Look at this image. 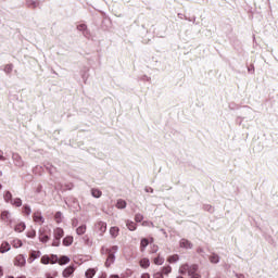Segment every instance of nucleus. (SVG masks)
Segmentation results:
<instances>
[{"instance_id": "obj_40", "label": "nucleus", "mask_w": 278, "mask_h": 278, "mask_svg": "<svg viewBox=\"0 0 278 278\" xmlns=\"http://www.w3.org/2000/svg\"><path fill=\"white\" fill-rule=\"evenodd\" d=\"M0 162H5V156H3V151L0 150Z\"/></svg>"}, {"instance_id": "obj_42", "label": "nucleus", "mask_w": 278, "mask_h": 278, "mask_svg": "<svg viewBox=\"0 0 278 278\" xmlns=\"http://www.w3.org/2000/svg\"><path fill=\"white\" fill-rule=\"evenodd\" d=\"M52 247H60V240H56V239L54 238V241H53V243H52Z\"/></svg>"}, {"instance_id": "obj_56", "label": "nucleus", "mask_w": 278, "mask_h": 278, "mask_svg": "<svg viewBox=\"0 0 278 278\" xmlns=\"http://www.w3.org/2000/svg\"><path fill=\"white\" fill-rule=\"evenodd\" d=\"M38 192H40V187L37 189Z\"/></svg>"}, {"instance_id": "obj_20", "label": "nucleus", "mask_w": 278, "mask_h": 278, "mask_svg": "<svg viewBox=\"0 0 278 278\" xmlns=\"http://www.w3.org/2000/svg\"><path fill=\"white\" fill-rule=\"evenodd\" d=\"M86 229H87L86 225L79 226V227L76 229L77 236H84V233H86Z\"/></svg>"}, {"instance_id": "obj_5", "label": "nucleus", "mask_w": 278, "mask_h": 278, "mask_svg": "<svg viewBox=\"0 0 278 278\" xmlns=\"http://www.w3.org/2000/svg\"><path fill=\"white\" fill-rule=\"evenodd\" d=\"M12 160H13L14 166H16L17 168H23L25 166V162L23 161V157H21L18 153H13Z\"/></svg>"}, {"instance_id": "obj_54", "label": "nucleus", "mask_w": 278, "mask_h": 278, "mask_svg": "<svg viewBox=\"0 0 278 278\" xmlns=\"http://www.w3.org/2000/svg\"><path fill=\"white\" fill-rule=\"evenodd\" d=\"M7 278H14V276H9V277H7Z\"/></svg>"}, {"instance_id": "obj_36", "label": "nucleus", "mask_w": 278, "mask_h": 278, "mask_svg": "<svg viewBox=\"0 0 278 278\" xmlns=\"http://www.w3.org/2000/svg\"><path fill=\"white\" fill-rule=\"evenodd\" d=\"M143 218L144 217L141 214H137L135 217V220H136V223H142Z\"/></svg>"}, {"instance_id": "obj_23", "label": "nucleus", "mask_w": 278, "mask_h": 278, "mask_svg": "<svg viewBox=\"0 0 278 278\" xmlns=\"http://www.w3.org/2000/svg\"><path fill=\"white\" fill-rule=\"evenodd\" d=\"M210 262L212 264H218V262H220V257L217 255V254H213L211 257H210Z\"/></svg>"}, {"instance_id": "obj_30", "label": "nucleus", "mask_w": 278, "mask_h": 278, "mask_svg": "<svg viewBox=\"0 0 278 278\" xmlns=\"http://www.w3.org/2000/svg\"><path fill=\"white\" fill-rule=\"evenodd\" d=\"M1 218H2V220H10V212L3 211L1 213Z\"/></svg>"}, {"instance_id": "obj_43", "label": "nucleus", "mask_w": 278, "mask_h": 278, "mask_svg": "<svg viewBox=\"0 0 278 278\" xmlns=\"http://www.w3.org/2000/svg\"><path fill=\"white\" fill-rule=\"evenodd\" d=\"M51 264H55V262H59L58 256H52V258H50Z\"/></svg>"}, {"instance_id": "obj_9", "label": "nucleus", "mask_w": 278, "mask_h": 278, "mask_svg": "<svg viewBox=\"0 0 278 278\" xmlns=\"http://www.w3.org/2000/svg\"><path fill=\"white\" fill-rule=\"evenodd\" d=\"M26 5H27V8H31L33 10H36V8H38V5H40V2H38L36 0H26Z\"/></svg>"}, {"instance_id": "obj_15", "label": "nucleus", "mask_w": 278, "mask_h": 278, "mask_svg": "<svg viewBox=\"0 0 278 278\" xmlns=\"http://www.w3.org/2000/svg\"><path fill=\"white\" fill-rule=\"evenodd\" d=\"M103 194V192H101V190L99 189H92L91 190V195L94 198V199H101V195Z\"/></svg>"}, {"instance_id": "obj_19", "label": "nucleus", "mask_w": 278, "mask_h": 278, "mask_svg": "<svg viewBox=\"0 0 278 278\" xmlns=\"http://www.w3.org/2000/svg\"><path fill=\"white\" fill-rule=\"evenodd\" d=\"M8 251H10V243L8 242L2 243L0 247V253H8Z\"/></svg>"}, {"instance_id": "obj_58", "label": "nucleus", "mask_w": 278, "mask_h": 278, "mask_svg": "<svg viewBox=\"0 0 278 278\" xmlns=\"http://www.w3.org/2000/svg\"><path fill=\"white\" fill-rule=\"evenodd\" d=\"M73 225H75V222H73Z\"/></svg>"}, {"instance_id": "obj_49", "label": "nucleus", "mask_w": 278, "mask_h": 278, "mask_svg": "<svg viewBox=\"0 0 278 278\" xmlns=\"http://www.w3.org/2000/svg\"><path fill=\"white\" fill-rule=\"evenodd\" d=\"M178 17H180V18H186L185 15L181 14V13H178Z\"/></svg>"}, {"instance_id": "obj_48", "label": "nucleus", "mask_w": 278, "mask_h": 278, "mask_svg": "<svg viewBox=\"0 0 278 278\" xmlns=\"http://www.w3.org/2000/svg\"><path fill=\"white\" fill-rule=\"evenodd\" d=\"M141 278H150V277H149V274H143V275L141 276Z\"/></svg>"}, {"instance_id": "obj_37", "label": "nucleus", "mask_w": 278, "mask_h": 278, "mask_svg": "<svg viewBox=\"0 0 278 278\" xmlns=\"http://www.w3.org/2000/svg\"><path fill=\"white\" fill-rule=\"evenodd\" d=\"M27 238H36V230H29L27 232Z\"/></svg>"}, {"instance_id": "obj_17", "label": "nucleus", "mask_w": 278, "mask_h": 278, "mask_svg": "<svg viewBox=\"0 0 278 278\" xmlns=\"http://www.w3.org/2000/svg\"><path fill=\"white\" fill-rule=\"evenodd\" d=\"M94 275H97V269H94V268H89L85 273V277H87V278H92Z\"/></svg>"}, {"instance_id": "obj_51", "label": "nucleus", "mask_w": 278, "mask_h": 278, "mask_svg": "<svg viewBox=\"0 0 278 278\" xmlns=\"http://www.w3.org/2000/svg\"><path fill=\"white\" fill-rule=\"evenodd\" d=\"M46 278H53V276H51V274H46Z\"/></svg>"}, {"instance_id": "obj_12", "label": "nucleus", "mask_w": 278, "mask_h": 278, "mask_svg": "<svg viewBox=\"0 0 278 278\" xmlns=\"http://www.w3.org/2000/svg\"><path fill=\"white\" fill-rule=\"evenodd\" d=\"M117 210H125L127 207V202L123 199H118L116 202Z\"/></svg>"}, {"instance_id": "obj_24", "label": "nucleus", "mask_w": 278, "mask_h": 278, "mask_svg": "<svg viewBox=\"0 0 278 278\" xmlns=\"http://www.w3.org/2000/svg\"><path fill=\"white\" fill-rule=\"evenodd\" d=\"M167 261L169 262V264H175V262H179V255L174 254V255L169 256L167 258Z\"/></svg>"}, {"instance_id": "obj_57", "label": "nucleus", "mask_w": 278, "mask_h": 278, "mask_svg": "<svg viewBox=\"0 0 278 278\" xmlns=\"http://www.w3.org/2000/svg\"><path fill=\"white\" fill-rule=\"evenodd\" d=\"M176 278H184V277H181V276H178V277H176Z\"/></svg>"}, {"instance_id": "obj_53", "label": "nucleus", "mask_w": 278, "mask_h": 278, "mask_svg": "<svg viewBox=\"0 0 278 278\" xmlns=\"http://www.w3.org/2000/svg\"><path fill=\"white\" fill-rule=\"evenodd\" d=\"M17 242H20V245H18V247H23V242H21V240H18Z\"/></svg>"}, {"instance_id": "obj_7", "label": "nucleus", "mask_w": 278, "mask_h": 278, "mask_svg": "<svg viewBox=\"0 0 278 278\" xmlns=\"http://www.w3.org/2000/svg\"><path fill=\"white\" fill-rule=\"evenodd\" d=\"M73 273H75V266L71 265L63 270L62 276L64 278H68L71 275H73Z\"/></svg>"}, {"instance_id": "obj_21", "label": "nucleus", "mask_w": 278, "mask_h": 278, "mask_svg": "<svg viewBox=\"0 0 278 278\" xmlns=\"http://www.w3.org/2000/svg\"><path fill=\"white\" fill-rule=\"evenodd\" d=\"M15 231H17V233H23V231H25V224L24 223H20L15 226Z\"/></svg>"}, {"instance_id": "obj_52", "label": "nucleus", "mask_w": 278, "mask_h": 278, "mask_svg": "<svg viewBox=\"0 0 278 278\" xmlns=\"http://www.w3.org/2000/svg\"><path fill=\"white\" fill-rule=\"evenodd\" d=\"M237 277H238V278H244V275H242V274L238 275V274H237Z\"/></svg>"}, {"instance_id": "obj_11", "label": "nucleus", "mask_w": 278, "mask_h": 278, "mask_svg": "<svg viewBox=\"0 0 278 278\" xmlns=\"http://www.w3.org/2000/svg\"><path fill=\"white\" fill-rule=\"evenodd\" d=\"M180 247H181V249H192V243L190 241H188L187 239H181Z\"/></svg>"}, {"instance_id": "obj_39", "label": "nucleus", "mask_w": 278, "mask_h": 278, "mask_svg": "<svg viewBox=\"0 0 278 278\" xmlns=\"http://www.w3.org/2000/svg\"><path fill=\"white\" fill-rule=\"evenodd\" d=\"M83 79H84V83L86 84V81H88V74L87 73H84L81 75Z\"/></svg>"}, {"instance_id": "obj_26", "label": "nucleus", "mask_w": 278, "mask_h": 278, "mask_svg": "<svg viewBox=\"0 0 278 278\" xmlns=\"http://www.w3.org/2000/svg\"><path fill=\"white\" fill-rule=\"evenodd\" d=\"M45 168L48 169V172L50 173V175H53V173H55V167L53 165H51V163H48L45 165Z\"/></svg>"}, {"instance_id": "obj_1", "label": "nucleus", "mask_w": 278, "mask_h": 278, "mask_svg": "<svg viewBox=\"0 0 278 278\" xmlns=\"http://www.w3.org/2000/svg\"><path fill=\"white\" fill-rule=\"evenodd\" d=\"M116 253H118V245H113L110 249L102 248V254L108 255L105 261L106 268H110V266L116 262Z\"/></svg>"}, {"instance_id": "obj_16", "label": "nucleus", "mask_w": 278, "mask_h": 278, "mask_svg": "<svg viewBox=\"0 0 278 278\" xmlns=\"http://www.w3.org/2000/svg\"><path fill=\"white\" fill-rule=\"evenodd\" d=\"M71 262V258L68 256H61L58 261L60 266H64V264H68Z\"/></svg>"}, {"instance_id": "obj_35", "label": "nucleus", "mask_w": 278, "mask_h": 278, "mask_svg": "<svg viewBox=\"0 0 278 278\" xmlns=\"http://www.w3.org/2000/svg\"><path fill=\"white\" fill-rule=\"evenodd\" d=\"M173 268L170 266L164 267L163 268V274L164 275H169V273H172Z\"/></svg>"}, {"instance_id": "obj_46", "label": "nucleus", "mask_w": 278, "mask_h": 278, "mask_svg": "<svg viewBox=\"0 0 278 278\" xmlns=\"http://www.w3.org/2000/svg\"><path fill=\"white\" fill-rule=\"evenodd\" d=\"M186 21H189L190 23H194L197 21V17H193V18H188V17H185Z\"/></svg>"}, {"instance_id": "obj_50", "label": "nucleus", "mask_w": 278, "mask_h": 278, "mask_svg": "<svg viewBox=\"0 0 278 278\" xmlns=\"http://www.w3.org/2000/svg\"><path fill=\"white\" fill-rule=\"evenodd\" d=\"M3 275V267L0 266V277Z\"/></svg>"}, {"instance_id": "obj_2", "label": "nucleus", "mask_w": 278, "mask_h": 278, "mask_svg": "<svg viewBox=\"0 0 278 278\" xmlns=\"http://www.w3.org/2000/svg\"><path fill=\"white\" fill-rule=\"evenodd\" d=\"M198 270H199V266L188 265V264H184L179 268L180 275H188L190 278H201V275L197 273Z\"/></svg>"}, {"instance_id": "obj_25", "label": "nucleus", "mask_w": 278, "mask_h": 278, "mask_svg": "<svg viewBox=\"0 0 278 278\" xmlns=\"http://www.w3.org/2000/svg\"><path fill=\"white\" fill-rule=\"evenodd\" d=\"M13 70H14V65H13V64H7V65L4 66V73H5L7 75H10V73H12Z\"/></svg>"}, {"instance_id": "obj_18", "label": "nucleus", "mask_w": 278, "mask_h": 278, "mask_svg": "<svg viewBox=\"0 0 278 278\" xmlns=\"http://www.w3.org/2000/svg\"><path fill=\"white\" fill-rule=\"evenodd\" d=\"M63 244L64 247H71V244H73V237L72 236H67L63 239Z\"/></svg>"}, {"instance_id": "obj_31", "label": "nucleus", "mask_w": 278, "mask_h": 278, "mask_svg": "<svg viewBox=\"0 0 278 278\" xmlns=\"http://www.w3.org/2000/svg\"><path fill=\"white\" fill-rule=\"evenodd\" d=\"M78 31H88V26L86 24H80L77 26Z\"/></svg>"}, {"instance_id": "obj_34", "label": "nucleus", "mask_w": 278, "mask_h": 278, "mask_svg": "<svg viewBox=\"0 0 278 278\" xmlns=\"http://www.w3.org/2000/svg\"><path fill=\"white\" fill-rule=\"evenodd\" d=\"M51 262V258L47 255H43L41 257V264H49Z\"/></svg>"}, {"instance_id": "obj_38", "label": "nucleus", "mask_w": 278, "mask_h": 278, "mask_svg": "<svg viewBox=\"0 0 278 278\" xmlns=\"http://www.w3.org/2000/svg\"><path fill=\"white\" fill-rule=\"evenodd\" d=\"M157 251H159L157 245H152L151 250H150V253H157Z\"/></svg>"}, {"instance_id": "obj_55", "label": "nucleus", "mask_w": 278, "mask_h": 278, "mask_svg": "<svg viewBox=\"0 0 278 278\" xmlns=\"http://www.w3.org/2000/svg\"><path fill=\"white\" fill-rule=\"evenodd\" d=\"M1 188H3V186L0 184V190H1Z\"/></svg>"}, {"instance_id": "obj_45", "label": "nucleus", "mask_w": 278, "mask_h": 278, "mask_svg": "<svg viewBox=\"0 0 278 278\" xmlns=\"http://www.w3.org/2000/svg\"><path fill=\"white\" fill-rule=\"evenodd\" d=\"M154 278H164V275H162L161 273H156L154 274Z\"/></svg>"}, {"instance_id": "obj_10", "label": "nucleus", "mask_w": 278, "mask_h": 278, "mask_svg": "<svg viewBox=\"0 0 278 278\" xmlns=\"http://www.w3.org/2000/svg\"><path fill=\"white\" fill-rule=\"evenodd\" d=\"M34 220L39 225H42V223H45V218L42 217V214H40V212L34 214Z\"/></svg>"}, {"instance_id": "obj_8", "label": "nucleus", "mask_w": 278, "mask_h": 278, "mask_svg": "<svg viewBox=\"0 0 278 278\" xmlns=\"http://www.w3.org/2000/svg\"><path fill=\"white\" fill-rule=\"evenodd\" d=\"M54 238H55V240H62V238H64V229L56 228L54 230Z\"/></svg>"}, {"instance_id": "obj_28", "label": "nucleus", "mask_w": 278, "mask_h": 278, "mask_svg": "<svg viewBox=\"0 0 278 278\" xmlns=\"http://www.w3.org/2000/svg\"><path fill=\"white\" fill-rule=\"evenodd\" d=\"M140 247H141V251H144L147 247H149V239H142Z\"/></svg>"}, {"instance_id": "obj_41", "label": "nucleus", "mask_w": 278, "mask_h": 278, "mask_svg": "<svg viewBox=\"0 0 278 278\" xmlns=\"http://www.w3.org/2000/svg\"><path fill=\"white\" fill-rule=\"evenodd\" d=\"M144 191L150 192L151 194H153V188H151V187H146Z\"/></svg>"}, {"instance_id": "obj_29", "label": "nucleus", "mask_w": 278, "mask_h": 278, "mask_svg": "<svg viewBox=\"0 0 278 278\" xmlns=\"http://www.w3.org/2000/svg\"><path fill=\"white\" fill-rule=\"evenodd\" d=\"M126 226L128 227L129 231H136V224L134 222H127Z\"/></svg>"}, {"instance_id": "obj_47", "label": "nucleus", "mask_w": 278, "mask_h": 278, "mask_svg": "<svg viewBox=\"0 0 278 278\" xmlns=\"http://www.w3.org/2000/svg\"><path fill=\"white\" fill-rule=\"evenodd\" d=\"M24 210H31V206H29V205H24Z\"/></svg>"}, {"instance_id": "obj_32", "label": "nucleus", "mask_w": 278, "mask_h": 278, "mask_svg": "<svg viewBox=\"0 0 278 278\" xmlns=\"http://www.w3.org/2000/svg\"><path fill=\"white\" fill-rule=\"evenodd\" d=\"M39 240H40V242L47 243V242H49V236L40 235Z\"/></svg>"}, {"instance_id": "obj_3", "label": "nucleus", "mask_w": 278, "mask_h": 278, "mask_svg": "<svg viewBox=\"0 0 278 278\" xmlns=\"http://www.w3.org/2000/svg\"><path fill=\"white\" fill-rule=\"evenodd\" d=\"M4 201L7 203H10L11 205H14V207H21L23 205V200L20 198L12 199V192L7 191L4 194Z\"/></svg>"}, {"instance_id": "obj_33", "label": "nucleus", "mask_w": 278, "mask_h": 278, "mask_svg": "<svg viewBox=\"0 0 278 278\" xmlns=\"http://www.w3.org/2000/svg\"><path fill=\"white\" fill-rule=\"evenodd\" d=\"M54 219L56 223H62V212H56Z\"/></svg>"}, {"instance_id": "obj_6", "label": "nucleus", "mask_w": 278, "mask_h": 278, "mask_svg": "<svg viewBox=\"0 0 278 278\" xmlns=\"http://www.w3.org/2000/svg\"><path fill=\"white\" fill-rule=\"evenodd\" d=\"M26 263L27 261L25 260V256L23 254L17 255L14 260V266L23 267Z\"/></svg>"}, {"instance_id": "obj_44", "label": "nucleus", "mask_w": 278, "mask_h": 278, "mask_svg": "<svg viewBox=\"0 0 278 278\" xmlns=\"http://www.w3.org/2000/svg\"><path fill=\"white\" fill-rule=\"evenodd\" d=\"M248 71L252 74L255 73V66L251 65L250 67H248Z\"/></svg>"}, {"instance_id": "obj_22", "label": "nucleus", "mask_w": 278, "mask_h": 278, "mask_svg": "<svg viewBox=\"0 0 278 278\" xmlns=\"http://www.w3.org/2000/svg\"><path fill=\"white\" fill-rule=\"evenodd\" d=\"M40 257V252H31L30 257L28 258V262H34V260H38Z\"/></svg>"}, {"instance_id": "obj_27", "label": "nucleus", "mask_w": 278, "mask_h": 278, "mask_svg": "<svg viewBox=\"0 0 278 278\" xmlns=\"http://www.w3.org/2000/svg\"><path fill=\"white\" fill-rule=\"evenodd\" d=\"M154 264L156 266H162V264H164V257L159 255L157 257L154 258Z\"/></svg>"}, {"instance_id": "obj_4", "label": "nucleus", "mask_w": 278, "mask_h": 278, "mask_svg": "<svg viewBox=\"0 0 278 278\" xmlns=\"http://www.w3.org/2000/svg\"><path fill=\"white\" fill-rule=\"evenodd\" d=\"M94 231H96V233H99V236H103V233H105V231H108V224H105L104 222L96 223Z\"/></svg>"}, {"instance_id": "obj_14", "label": "nucleus", "mask_w": 278, "mask_h": 278, "mask_svg": "<svg viewBox=\"0 0 278 278\" xmlns=\"http://www.w3.org/2000/svg\"><path fill=\"white\" fill-rule=\"evenodd\" d=\"M141 268H149V266H151V262L149 261V258H142L139 262Z\"/></svg>"}, {"instance_id": "obj_13", "label": "nucleus", "mask_w": 278, "mask_h": 278, "mask_svg": "<svg viewBox=\"0 0 278 278\" xmlns=\"http://www.w3.org/2000/svg\"><path fill=\"white\" fill-rule=\"evenodd\" d=\"M121 231V229H118V227L114 226L110 228V236L112 238H118V232Z\"/></svg>"}]
</instances>
